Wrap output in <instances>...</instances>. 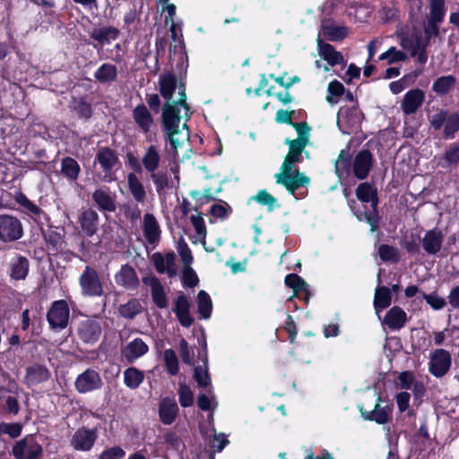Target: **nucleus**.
<instances>
[{"instance_id": "obj_31", "label": "nucleus", "mask_w": 459, "mask_h": 459, "mask_svg": "<svg viewBox=\"0 0 459 459\" xmlns=\"http://www.w3.org/2000/svg\"><path fill=\"white\" fill-rule=\"evenodd\" d=\"M142 165L149 173L158 169L160 163V155L159 149L155 145H150L144 151L142 157Z\"/></svg>"}, {"instance_id": "obj_14", "label": "nucleus", "mask_w": 459, "mask_h": 459, "mask_svg": "<svg viewBox=\"0 0 459 459\" xmlns=\"http://www.w3.org/2000/svg\"><path fill=\"white\" fill-rule=\"evenodd\" d=\"M92 200L100 211L114 212L117 209V195L108 187H99L92 193Z\"/></svg>"}, {"instance_id": "obj_9", "label": "nucleus", "mask_w": 459, "mask_h": 459, "mask_svg": "<svg viewBox=\"0 0 459 459\" xmlns=\"http://www.w3.org/2000/svg\"><path fill=\"white\" fill-rule=\"evenodd\" d=\"M82 294L85 296L96 297L100 296L103 288L100 281L99 275L95 269L86 266L79 279Z\"/></svg>"}, {"instance_id": "obj_33", "label": "nucleus", "mask_w": 459, "mask_h": 459, "mask_svg": "<svg viewBox=\"0 0 459 459\" xmlns=\"http://www.w3.org/2000/svg\"><path fill=\"white\" fill-rule=\"evenodd\" d=\"M119 30L115 27L94 28L91 32V38L100 44H108L117 39Z\"/></svg>"}, {"instance_id": "obj_2", "label": "nucleus", "mask_w": 459, "mask_h": 459, "mask_svg": "<svg viewBox=\"0 0 459 459\" xmlns=\"http://www.w3.org/2000/svg\"><path fill=\"white\" fill-rule=\"evenodd\" d=\"M374 163L373 154L368 150L359 151L350 163L349 151L342 150L335 160V173L341 178L343 173L352 170L354 177L359 180L368 178Z\"/></svg>"}, {"instance_id": "obj_61", "label": "nucleus", "mask_w": 459, "mask_h": 459, "mask_svg": "<svg viewBox=\"0 0 459 459\" xmlns=\"http://www.w3.org/2000/svg\"><path fill=\"white\" fill-rule=\"evenodd\" d=\"M190 309V303L187 300L186 297L184 294H181L178 297L175 302V308L173 309L176 316L186 313Z\"/></svg>"}, {"instance_id": "obj_43", "label": "nucleus", "mask_w": 459, "mask_h": 459, "mask_svg": "<svg viewBox=\"0 0 459 459\" xmlns=\"http://www.w3.org/2000/svg\"><path fill=\"white\" fill-rule=\"evenodd\" d=\"M322 30L323 34L331 41L342 40L347 36V29L344 26L325 25Z\"/></svg>"}, {"instance_id": "obj_3", "label": "nucleus", "mask_w": 459, "mask_h": 459, "mask_svg": "<svg viewBox=\"0 0 459 459\" xmlns=\"http://www.w3.org/2000/svg\"><path fill=\"white\" fill-rule=\"evenodd\" d=\"M293 127L298 133V138L295 140H286L290 150L282 163V167L293 166L294 163L301 160V154L309 143L310 127L306 122L295 123Z\"/></svg>"}, {"instance_id": "obj_21", "label": "nucleus", "mask_w": 459, "mask_h": 459, "mask_svg": "<svg viewBox=\"0 0 459 459\" xmlns=\"http://www.w3.org/2000/svg\"><path fill=\"white\" fill-rule=\"evenodd\" d=\"M143 230L144 237L149 244H155L160 239V230L159 223L153 214H144Z\"/></svg>"}, {"instance_id": "obj_59", "label": "nucleus", "mask_w": 459, "mask_h": 459, "mask_svg": "<svg viewBox=\"0 0 459 459\" xmlns=\"http://www.w3.org/2000/svg\"><path fill=\"white\" fill-rule=\"evenodd\" d=\"M0 432L14 438L21 435L22 425L20 423H2L0 424Z\"/></svg>"}, {"instance_id": "obj_1", "label": "nucleus", "mask_w": 459, "mask_h": 459, "mask_svg": "<svg viewBox=\"0 0 459 459\" xmlns=\"http://www.w3.org/2000/svg\"><path fill=\"white\" fill-rule=\"evenodd\" d=\"M160 92L166 100L162 108L161 121L163 130L175 153L183 143L188 133L183 130L187 126L186 121L190 118V108L186 103V88L177 82L170 73L161 74L159 79Z\"/></svg>"}, {"instance_id": "obj_24", "label": "nucleus", "mask_w": 459, "mask_h": 459, "mask_svg": "<svg viewBox=\"0 0 459 459\" xmlns=\"http://www.w3.org/2000/svg\"><path fill=\"white\" fill-rule=\"evenodd\" d=\"M443 238L440 230H429L422 238L423 249L429 255L437 254L441 249Z\"/></svg>"}, {"instance_id": "obj_56", "label": "nucleus", "mask_w": 459, "mask_h": 459, "mask_svg": "<svg viewBox=\"0 0 459 459\" xmlns=\"http://www.w3.org/2000/svg\"><path fill=\"white\" fill-rule=\"evenodd\" d=\"M423 299L433 309L436 310L442 309L446 305V299L435 293L423 294Z\"/></svg>"}, {"instance_id": "obj_63", "label": "nucleus", "mask_w": 459, "mask_h": 459, "mask_svg": "<svg viewBox=\"0 0 459 459\" xmlns=\"http://www.w3.org/2000/svg\"><path fill=\"white\" fill-rule=\"evenodd\" d=\"M439 22L428 20L424 24V34L425 37L430 39L433 37H437L439 33L438 29Z\"/></svg>"}, {"instance_id": "obj_52", "label": "nucleus", "mask_w": 459, "mask_h": 459, "mask_svg": "<svg viewBox=\"0 0 459 459\" xmlns=\"http://www.w3.org/2000/svg\"><path fill=\"white\" fill-rule=\"evenodd\" d=\"M285 284L291 288L294 292L305 290L307 287V282L295 273L288 274L285 277Z\"/></svg>"}, {"instance_id": "obj_28", "label": "nucleus", "mask_w": 459, "mask_h": 459, "mask_svg": "<svg viewBox=\"0 0 459 459\" xmlns=\"http://www.w3.org/2000/svg\"><path fill=\"white\" fill-rule=\"evenodd\" d=\"M145 283L151 287V295L155 305L160 308L168 307L169 302L164 292V289L156 277H152L145 281Z\"/></svg>"}, {"instance_id": "obj_16", "label": "nucleus", "mask_w": 459, "mask_h": 459, "mask_svg": "<svg viewBox=\"0 0 459 459\" xmlns=\"http://www.w3.org/2000/svg\"><path fill=\"white\" fill-rule=\"evenodd\" d=\"M425 100V93L420 89L407 91L401 103V108L405 115L416 113Z\"/></svg>"}, {"instance_id": "obj_37", "label": "nucleus", "mask_w": 459, "mask_h": 459, "mask_svg": "<svg viewBox=\"0 0 459 459\" xmlns=\"http://www.w3.org/2000/svg\"><path fill=\"white\" fill-rule=\"evenodd\" d=\"M143 310L141 302L136 299H132L118 307L119 315L126 319H133Z\"/></svg>"}, {"instance_id": "obj_50", "label": "nucleus", "mask_w": 459, "mask_h": 459, "mask_svg": "<svg viewBox=\"0 0 459 459\" xmlns=\"http://www.w3.org/2000/svg\"><path fill=\"white\" fill-rule=\"evenodd\" d=\"M252 199L255 200L262 205H267L269 211H273L277 206V200L266 190H260Z\"/></svg>"}, {"instance_id": "obj_58", "label": "nucleus", "mask_w": 459, "mask_h": 459, "mask_svg": "<svg viewBox=\"0 0 459 459\" xmlns=\"http://www.w3.org/2000/svg\"><path fill=\"white\" fill-rule=\"evenodd\" d=\"M198 281V277L191 266L183 268V282L186 286L190 288L195 287L197 285Z\"/></svg>"}, {"instance_id": "obj_17", "label": "nucleus", "mask_w": 459, "mask_h": 459, "mask_svg": "<svg viewBox=\"0 0 459 459\" xmlns=\"http://www.w3.org/2000/svg\"><path fill=\"white\" fill-rule=\"evenodd\" d=\"M380 402L381 397L378 395L377 402L372 411H366L363 410L362 406H359V410L364 420L376 421L378 424H385L388 422L392 407L388 405L382 407L380 405Z\"/></svg>"}, {"instance_id": "obj_55", "label": "nucleus", "mask_w": 459, "mask_h": 459, "mask_svg": "<svg viewBox=\"0 0 459 459\" xmlns=\"http://www.w3.org/2000/svg\"><path fill=\"white\" fill-rule=\"evenodd\" d=\"M448 112L446 110H439L432 116L429 117V124L435 130H439L446 123Z\"/></svg>"}, {"instance_id": "obj_18", "label": "nucleus", "mask_w": 459, "mask_h": 459, "mask_svg": "<svg viewBox=\"0 0 459 459\" xmlns=\"http://www.w3.org/2000/svg\"><path fill=\"white\" fill-rule=\"evenodd\" d=\"M78 222L82 232L87 237H91L98 230L99 214L91 208L83 210L79 215Z\"/></svg>"}, {"instance_id": "obj_57", "label": "nucleus", "mask_w": 459, "mask_h": 459, "mask_svg": "<svg viewBox=\"0 0 459 459\" xmlns=\"http://www.w3.org/2000/svg\"><path fill=\"white\" fill-rule=\"evenodd\" d=\"M126 452L120 446H113L105 449L100 455L99 459H122Z\"/></svg>"}, {"instance_id": "obj_38", "label": "nucleus", "mask_w": 459, "mask_h": 459, "mask_svg": "<svg viewBox=\"0 0 459 459\" xmlns=\"http://www.w3.org/2000/svg\"><path fill=\"white\" fill-rule=\"evenodd\" d=\"M144 375L136 368H128L124 371L125 385L130 389H136L143 382Z\"/></svg>"}, {"instance_id": "obj_32", "label": "nucleus", "mask_w": 459, "mask_h": 459, "mask_svg": "<svg viewBox=\"0 0 459 459\" xmlns=\"http://www.w3.org/2000/svg\"><path fill=\"white\" fill-rule=\"evenodd\" d=\"M127 186L133 198L139 204H143L146 200V191L143 184L134 173L127 175Z\"/></svg>"}, {"instance_id": "obj_6", "label": "nucleus", "mask_w": 459, "mask_h": 459, "mask_svg": "<svg viewBox=\"0 0 459 459\" xmlns=\"http://www.w3.org/2000/svg\"><path fill=\"white\" fill-rule=\"evenodd\" d=\"M23 235L22 222L13 215H0V240L13 242L20 239Z\"/></svg>"}, {"instance_id": "obj_36", "label": "nucleus", "mask_w": 459, "mask_h": 459, "mask_svg": "<svg viewBox=\"0 0 459 459\" xmlns=\"http://www.w3.org/2000/svg\"><path fill=\"white\" fill-rule=\"evenodd\" d=\"M29 272V261L26 257L17 256L11 263V277L13 280H23Z\"/></svg>"}, {"instance_id": "obj_40", "label": "nucleus", "mask_w": 459, "mask_h": 459, "mask_svg": "<svg viewBox=\"0 0 459 459\" xmlns=\"http://www.w3.org/2000/svg\"><path fill=\"white\" fill-rule=\"evenodd\" d=\"M459 131V114L448 113L444 125V137L446 139H453Z\"/></svg>"}, {"instance_id": "obj_45", "label": "nucleus", "mask_w": 459, "mask_h": 459, "mask_svg": "<svg viewBox=\"0 0 459 459\" xmlns=\"http://www.w3.org/2000/svg\"><path fill=\"white\" fill-rule=\"evenodd\" d=\"M430 14L428 20L442 22L445 16V0H429Z\"/></svg>"}, {"instance_id": "obj_7", "label": "nucleus", "mask_w": 459, "mask_h": 459, "mask_svg": "<svg viewBox=\"0 0 459 459\" xmlns=\"http://www.w3.org/2000/svg\"><path fill=\"white\" fill-rule=\"evenodd\" d=\"M79 339L87 344L96 343L101 335L102 327L98 318L88 317L79 322L77 329Z\"/></svg>"}, {"instance_id": "obj_12", "label": "nucleus", "mask_w": 459, "mask_h": 459, "mask_svg": "<svg viewBox=\"0 0 459 459\" xmlns=\"http://www.w3.org/2000/svg\"><path fill=\"white\" fill-rule=\"evenodd\" d=\"M74 385L79 393L85 394L100 389L102 379L97 371L88 368L77 377Z\"/></svg>"}, {"instance_id": "obj_54", "label": "nucleus", "mask_w": 459, "mask_h": 459, "mask_svg": "<svg viewBox=\"0 0 459 459\" xmlns=\"http://www.w3.org/2000/svg\"><path fill=\"white\" fill-rule=\"evenodd\" d=\"M122 210L125 217L133 223L138 221L141 218L142 212L137 204H126L122 207Z\"/></svg>"}, {"instance_id": "obj_64", "label": "nucleus", "mask_w": 459, "mask_h": 459, "mask_svg": "<svg viewBox=\"0 0 459 459\" xmlns=\"http://www.w3.org/2000/svg\"><path fill=\"white\" fill-rule=\"evenodd\" d=\"M447 299L452 308L459 309V285L451 289Z\"/></svg>"}, {"instance_id": "obj_39", "label": "nucleus", "mask_w": 459, "mask_h": 459, "mask_svg": "<svg viewBox=\"0 0 459 459\" xmlns=\"http://www.w3.org/2000/svg\"><path fill=\"white\" fill-rule=\"evenodd\" d=\"M391 290L387 287L380 286L375 290L374 306L377 309H385L391 305Z\"/></svg>"}, {"instance_id": "obj_49", "label": "nucleus", "mask_w": 459, "mask_h": 459, "mask_svg": "<svg viewBox=\"0 0 459 459\" xmlns=\"http://www.w3.org/2000/svg\"><path fill=\"white\" fill-rule=\"evenodd\" d=\"M164 360L168 372L175 376L178 372V361L175 351L171 349L164 351Z\"/></svg>"}, {"instance_id": "obj_60", "label": "nucleus", "mask_w": 459, "mask_h": 459, "mask_svg": "<svg viewBox=\"0 0 459 459\" xmlns=\"http://www.w3.org/2000/svg\"><path fill=\"white\" fill-rule=\"evenodd\" d=\"M229 440L223 433H215L211 440V446L217 452H221L227 445Z\"/></svg>"}, {"instance_id": "obj_47", "label": "nucleus", "mask_w": 459, "mask_h": 459, "mask_svg": "<svg viewBox=\"0 0 459 459\" xmlns=\"http://www.w3.org/2000/svg\"><path fill=\"white\" fill-rule=\"evenodd\" d=\"M378 255L382 261L397 263L399 261V251L396 247L389 245H380L378 247Z\"/></svg>"}, {"instance_id": "obj_44", "label": "nucleus", "mask_w": 459, "mask_h": 459, "mask_svg": "<svg viewBox=\"0 0 459 459\" xmlns=\"http://www.w3.org/2000/svg\"><path fill=\"white\" fill-rule=\"evenodd\" d=\"M27 377L33 384L40 383L49 378V372L45 367L34 365L27 369Z\"/></svg>"}, {"instance_id": "obj_4", "label": "nucleus", "mask_w": 459, "mask_h": 459, "mask_svg": "<svg viewBox=\"0 0 459 459\" xmlns=\"http://www.w3.org/2000/svg\"><path fill=\"white\" fill-rule=\"evenodd\" d=\"M99 437L97 428H78L70 438L71 447L79 452H89L94 446Z\"/></svg>"}, {"instance_id": "obj_25", "label": "nucleus", "mask_w": 459, "mask_h": 459, "mask_svg": "<svg viewBox=\"0 0 459 459\" xmlns=\"http://www.w3.org/2000/svg\"><path fill=\"white\" fill-rule=\"evenodd\" d=\"M116 282L126 289H134L138 286L139 281L135 271L129 265H124L116 274Z\"/></svg>"}, {"instance_id": "obj_41", "label": "nucleus", "mask_w": 459, "mask_h": 459, "mask_svg": "<svg viewBox=\"0 0 459 459\" xmlns=\"http://www.w3.org/2000/svg\"><path fill=\"white\" fill-rule=\"evenodd\" d=\"M455 82L456 78L453 75L441 76L434 82L432 90L439 95H444L451 90Z\"/></svg>"}, {"instance_id": "obj_23", "label": "nucleus", "mask_w": 459, "mask_h": 459, "mask_svg": "<svg viewBox=\"0 0 459 459\" xmlns=\"http://www.w3.org/2000/svg\"><path fill=\"white\" fill-rule=\"evenodd\" d=\"M150 178L154 184L156 193L160 198H165L168 191L172 188V181L167 171L160 170L150 173Z\"/></svg>"}, {"instance_id": "obj_53", "label": "nucleus", "mask_w": 459, "mask_h": 459, "mask_svg": "<svg viewBox=\"0 0 459 459\" xmlns=\"http://www.w3.org/2000/svg\"><path fill=\"white\" fill-rule=\"evenodd\" d=\"M194 378L201 387H209L211 385V377L206 368L196 367L195 368Z\"/></svg>"}, {"instance_id": "obj_5", "label": "nucleus", "mask_w": 459, "mask_h": 459, "mask_svg": "<svg viewBox=\"0 0 459 459\" xmlns=\"http://www.w3.org/2000/svg\"><path fill=\"white\" fill-rule=\"evenodd\" d=\"M281 171L274 176L276 183L284 186L291 194L300 186L308 185L309 178L299 170L293 171L291 166H281Z\"/></svg>"}, {"instance_id": "obj_51", "label": "nucleus", "mask_w": 459, "mask_h": 459, "mask_svg": "<svg viewBox=\"0 0 459 459\" xmlns=\"http://www.w3.org/2000/svg\"><path fill=\"white\" fill-rule=\"evenodd\" d=\"M179 403L182 407H189L194 403V394L190 387L180 384L178 388Z\"/></svg>"}, {"instance_id": "obj_27", "label": "nucleus", "mask_w": 459, "mask_h": 459, "mask_svg": "<svg viewBox=\"0 0 459 459\" xmlns=\"http://www.w3.org/2000/svg\"><path fill=\"white\" fill-rule=\"evenodd\" d=\"M406 320V313L399 307H393L387 311L383 323L391 330H399L405 325Z\"/></svg>"}, {"instance_id": "obj_35", "label": "nucleus", "mask_w": 459, "mask_h": 459, "mask_svg": "<svg viewBox=\"0 0 459 459\" xmlns=\"http://www.w3.org/2000/svg\"><path fill=\"white\" fill-rule=\"evenodd\" d=\"M61 174L70 181L77 180L81 168L78 162L70 157H65L61 160Z\"/></svg>"}, {"instance_id": "obj_30", "label": "nucleus", "mask_w": 459, "mask_h": 459, "mask_svg": "<svg viewBox=\"0 0 459 459\" xmlns=\"http://www.w3.org/2000/svg\"><path fill=\"white\" fill-rule=\"evenodd\" d=\"M317 46L320 56L324 58L328 65L333 66L343 63L342 55L336 51L332 45L325 43L322 39H318Z\"/></svg>"}, {"instance_id": "obj_22", "label": "nucleus", "mask_w": 459, "mask_h": 459, "mask_svg": "<svg viewBox=\"0 0 459 459\" xmlns=\"http://www.w3.org/2000/svg\"><path fill=\"white\" fill-rule=\"evenodd\" d=\"M13 199L20 205L21 212L29 215L33 220H37L44 213L37 204L29 200V198L20 191L14 193Z\"/></svg>"}, {"instance_id": "obj_10", "label": "nucleus", "mask_w": 459, "mask_h": 459, "mask_svg": "<svg viewBox=\"0 0 459 459\" xmlns=\"http://www.w3.org/2000/svg\"><path fill=\"white\" fill-rule=\"evenodd\" d=\"M95 160L99 162L105 172L102 180L107 183L113 181L111 171L119 163L117 152L109 147H101L98 150Z\"/></svg>"}, {"instance_id": "obj_26", "label": "nucleus", "mask_w": 459, "mask_h": 459, "mask_svg": "<svg viewBox=\"0 0 459 459\" xmlns=\"http://www.w3.org/2000/svg\"><path fill=\"white\" fill-rule=\"evenodd\" d=\"M178 411V407L175 400L170 398H164L161 400L159 407V414L160 420L167 425L171 424Z\"/></svg>"}, {"instance_id": "obj_34", "label": "nucleus", "mask_w": 459, "mask_h": 459, "mask_svg": "<svg viewBox=\"0 0 459 459\" xmlns=\"http://www.w3.org/2000/svg\"><path fill=\"white\" fill-rule=\"evenodd\" d=\"M94 77L100 83L113 82L117 80V69L112 64H102L94 73Z\"/></svg>"}, {"instance_id": "obj_62", "label": "nucleus", "mask_w": 459, "mask_h": 459, "mask_svg": "<svg viewBox=\"0 0 459 459\" xmlns=\"http://www.w3.org/2000/svg\"><path fill=\"white\" fill-rule=\"evenodd\" d=\"M230 209L227 204H215L211 206L210 212L216 218H226L228 210Z\"/></svg>"}, {"instance_id": "obj_20", "label": "nucleus", "mask_w": 459, "mask_h": 459, "mask_svg": "<svg viewBox=\"0 0 459 459\" xmlns=\"http://www.w3.org/2000/svg\"><path fill=\"white\" fill-rule=\"evenodd\" d=\"M133 118L140 130L144 134L151 132L152 128L154 127L153 117L143 104L137 105L134 108Z\"/></svg>"}, {"instance_id": "obj_46", "label": "nucleus", "mask_w": 459, "mask_h": 459, "mask_svg": "<svg viewBox=\"0 0 459 459\" xmlns=\"http://www.w3.org/2000/svg\"><path fill=\"white\" fill-rule=\"evenodd\" d=\"M443 160L442 167L456 166L459 163V144H450L443 154Z\"/></svg>"}, {"instance_id": "obj_19", "label": "nucleus", "mask_w": 459, "mask_h": 459, "mask_svg": "<svg viewBox=\"0 0 459 459\" xmlns=\"http://www.w3.org/2000/svg\"><path fill=\"white\" fill-rule=\"evenodd\" d=\"M148 350V345L141 338H135L122 349V355L127 362L133 363L147 353Z\"/></svg>"}, {"instance_id": "obj_11", "label": "nucleus", "mask_w": 459, "mask_h": 459, "mask_svg": "<svg viewBox=\"0 0 459 459\" xmlns=\"http://www.w3.org/2000/svg\"><path fill=\"white\" fill-rule=\"evenodd\" d=\"M48 321L52 328L64 329L69 319V308L65 300L55 301L48 312Z\"/></svg>"}, {"instance_id": "obj_48", "label": "nucleus", "mask_w": 459, "mask_h": 459, "mask_svg": "<svg viewBox=\"0 0 459 459\" xmlns=\"http://www.w3.org/2000/svg\"><path fill=\"white\" fill-rule=\"evenodd\" d=\"M407 58L408 56L406 53L397 50L394 47L389 48L387 51L379 56V60H388L387 63L389 65L405 61Z\"/></svg>"}, {"instance_id": "obj_8", "label": "nucleus", "mask_w": 459, "mask_h": 459, "mask_svg": "<svg viewBox=\"0 0 459 459\" xmlns=\"http://www.w3.org/2000/svg\"><path fill=\"white\" fill-rule=\"evenodd\" d=\"M13 455L16 459H40L42 446L32 436H27L13 446Z\"/></svg>"}, {"instance_id": "obj_42", "label": "nucleus", "mask_w": 459, "mask_h": 459, "mask_svg": "<svg viewBox=\"0 0 459 459\" xmlns=\"http://www.w3.org/2000/svg\"><path fill=\"white\" fill-rule=\"evenodd\" d=\"M198 312L202 318L208 319L211 316L212 304L210 296L204 291L200 290L197 295Z\"/></svg>"}, {"instance_id": "obj_13", "label": "nucleus", "mask_w": 459, "mask_h": 459, "mask_svg": "<svg viewBox=\"0 0 459 459\" xmlns=\"http://www.w3.org/2000/svg\"><path fill=\"white\" fill-rule=\"evenodd\" d=\"M451 367V356L449 352L444 349L436 350L429 361V371L437 377H441L445 376Z\"/></svg>"}, {"instance_id": "obj_29", "label": "nucleus", "mask_w": 459, "mask_h": 459, "mask_svg": "<svg viewBox=\"0 0 459 459\" xmlns=\"http://www.w3.org/2000/svg\"><path fill=\"white\" fill-rule=\"evenodd\" d=\"M357 198L363 203H371L374 209L377 208L378 204L377 190L368 182L361 183L356 189Z\"/></svg>"}, {"instance_id": "obj_15", "label": "nucleus", "mask_w": 459, "mask_h": 459, "mask_svg": "<svg viewBox=\"0 0 459 459\" xmlns=\"http://www.w3.org/2000/svg\"><path fill=\"white\" fill-rule=\"evenodd\" d=\"M152 261L158 273H166L169 277L177 275L176 255L174 252H168L165 255L155 253Z\"/></svg>"}]
</instances>
